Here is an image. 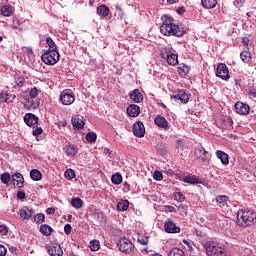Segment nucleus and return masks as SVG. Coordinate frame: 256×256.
Returning <instances> with one entry per match:
<instances>
[{
  "mask_svg": "<svg viewBox=\"0 0 256 256\" xmlns=\"http://www.w3.org/2000/svg\"><path fill=\"white\" fill-rule=\"evenodd\" d=\"M160 32L162 35L175 37L183 36V31L179 29L177 24H173V18L171 16H164L163 24L160 26Z\"/></svg>",
  "mask_w": 256,
  "mask_h": 256,
  "instance_id": "f257e3e1",
  "label": "nucleus"
},
{
  "mask_svg": "<svg viewBox=\"0 0 256 256\" xmlns=\"http://www.w3.org/2000/svg\"><path fill=\"white\" fill-rule=\"evenodd\" d=\"M204 249L206 251V255L208 256H231V254L225 249V247L215 242H206L204 244Z\"/></svg>",
  "mask_w": 256,
  "mask_h": 256,
  "instance_id": "f03ea898",
  "label": "nucleus"
},
{
  "mask_svg": "<svg viewBox=\"0 0 256 256\" xmlns=\"http://www.w3.org/2000/svg\"><path fill=\"white\" fill-rule=\"evenodd\" d=\"M256 214L251 210H239L237 214V223L240 227H249L255 221Z\"/></svg>",
  "mask_w": 256,
  "mask_h": 256,
  "instance_id": "7ed1b4c3",
  "label": "nucleus"
},
{
  "mask_svg": "<svg viewBox=\"0 0 256 256\" xmlns=\"http://www.w3.org/2000/svg\"><path fill=\"white\" fill-rule=\"evenodd\" d=\"M119 250L122 253H126V255H130V253H133L135 251V245L131 240L127 239L126 237H123L119 240L117 243Z\"/></svg>",
  "mask_w": 256,
  "mask_h": 256,
  "instance_id": "20e7f679",
  "label": "nucleus"
},
{
  "mask_svg": "<svg viewBox=\"0 0 256 256\" xmlns=\"http://www.w3.org/2000/svg\"><path fill=\"white\" fill-rule=\"evenodd\" d=\"M59 51H49L47 50L44 54H42V61L45 65H55L59 61Z\"/></svg>",
  "mask_w": 256,
  "mask_h": 256,
  "instance_id": "39448f33",
  "label": "nucleus"
},
{
  "mask_svg": "<svg viewBox=\"0 0 256 256\" xmlns=\"http://www.w3.org/2000/svg\"><path fill=\"white\" fill-rule=\"evenodd\" d=\"M21 61H24L26 65H35L37 61L35 60V54L33 53V49L29 47H23Z\"/></svg>",
  "mask_w": 256,
  "mask_h": 256,
  "instance_id": "423d86ee",
  "label": "nucleus"
},
{
  "mask_svg": "<svg viewBox=\"0 0 256 256\" xmlns=\"http://www.w3.org/2000/svg\"><path fill=\"white\" fill-rule=\"evenodd\" d=\"M216 77H220V79H223L224 81L229 79V68H227V65L221 63L217 66Z\"/></svg>",
  "mask_w": 256,
  "mask_h": 256,
  "instance_id": "0eeeda50",
  "label": "nucleus"
},
{
  "mask_svg": "<svg viewBox=\"0 0 256 256\" xmlns=\"http://www.w3.org/2000/svg\"><path fill=\"white\" fill-rule=\"evenodd\" d=\"M47 252L51 256H63V249L58 243H53L47 247Z\"/></svg>",
  "mask_w": 256,
  "mask_h": 256,
  "instance_id": "6e6552de",
  "label": "nucleus"
},
{
  "mask_svg": "<svg viewBox=\"0 0 256 256\" xmlns=\"http://www.w3.org/2000/svg\"><path fill=\"white\" fill-rule=\"evenodd\" d=\"M24 123H26L28 127L35 129V127H37V123H39V118L31 113H28L24 116Z\"/></svg>",
  "mask_w": 256,
  "mask_h": 256,
  "instance_id": "1a4fd4ad",
  "label": "nucleus"
},
{
  "mask_svg": "<svg viewBox=\"0 0 256 256\" xmlns=\"http://www.w3.org/2000/svg\"><path fill=\"white\" fill-rule=\"evenodd\" d=\"M172 99H176V101H180V103H187L189 101V94H187L185 90H178L173 93Z\"/></svg>",
  "mask_w": 256,
  "mask_h": 256,
  "instance_id": "9d476101",
  "label": "nucleus"
},
{
  "mask_svg": "<svg viewBox=\"0 0 256 256\" xmlns=\"http://www.w3.org/2000/svg\"><path fill=\"white\" fill-rule=\"evenodd\" d=\"M133 133L135 137H145V125H143V122L134 123Z\"/></svg>",
  "mask_w": 256,
  "mask_h": 256,
  "instance_id": "9b49d317",
  "label": "nucleus"
},
{
  "mask_svg": "<svg viewBox=\"0 0 256 256\" xmlns=\"http://www.w3.org/2000/svg\"><path fill=\"white\" fill-rule=\"evenodd\" d=\"M60 101L62 105H72L75 103V96L69 92H64L60 95Z\"/></svg>",
  "mask_w": 256,
  "mask_h": 256,
  "instance_id": "f8f14e48",
  "label": "nucleus"
},
{
  "mask_svg": "<svg viewBox=\"0 0 256 256\" xmlns=\"http://www.w3.org/2000/svg\"><path fill=\"white\" fill-rule=\"evenodd\" d=\"M20 219L23 221H29L31 217H33V209L24 206L22 209L19 210Z\"/></svg>",
  "mask_w": 256,
  "mask_h": 256,
  "instance_id": "ddd939ff",
  "label": "nucleus"
},
{
  "mask_svg": "<svg viewBox=\"0 0 256 256\" xmlns=\"http://www.w3.org/2000/svg\"><path fill=\"white\" fill-rule=\"evenodd\" d=\"M71 122L73 127H75L76 129H83V127H85V117L81 115L74 116L71 119Z\"/></svg>",
  "mask_w": 256,
  "mask_h": 256,
  "instance_id": "4468645a",
  "label": "nucleus"
},
{
  "mask_svg": "<svg viewBox=\"0 0 256 256\" xmlns=\"http://www.w3.org/2000/svg\"><path fill=\"white\" fill-rule=\"evenodd\" d=\"M12 180L14 182V185L18 187V189H23L25 178H23V174L17 172L14 175H12Z\"/></svg>",
  "mask_w": 256,
  "mask_h": 256,
  "instance_id": "2eb2a0df",
  "label": "nucleus"
},
{
  "mask_svg": "<svg viewBox=\"0 0 256 256\" xmlns=\"http://www.w3.org/2000/svg\"><path fill=\"white\" fill-rule=\"evenodd\" d=\"M164 230L166 233H180L181 228L177 227V225L173 221H167L164 224Z\"/></svg>",
  "mask_w": 256,
  "mask_h": 256,
  "instance_id": "dca6fc26",
  "label": "nucleus"
},
{
  "mask_svg": "<svg viewBox=\"0 0 256 256\" xmlns=\"http://www.w3.org/2000/svg\"><path fill=\"white\" fill-rule=\"evenodd\" d=\"M249 105L243 103V102H237L235 104V111L239 115H247L249 113Z\"/></svg>",
  "mask_w": 256,
  "mask_h": 256,
  "instance_id": "f3484780",
  "label": "nucleus"
},
{
  "mask_svg": "<svg viewBox=\"0 0 256 256\" xmlns=\"http://www.w3.org/2000/svg\"><path fill=\"white\" fill-rule=\"evenodd\" d=\"M141 113V109L137 104H130L127 107V114L129 117H139V114Z\"/></svg>",
  "mask_w": 256,
  "mask_h": 256,
  "instance_id": "a211bd4d",
  "label": "nucleus"
},
{
  "mask_svg": "<svg viewBox=\"0 0 256 256\" xmlns=\"http://www.w3.org/2000/svg\"><path fill=\"white\" fill-rule=\"evenodd\" d=\"M130 99L134 103H141V101H143V94L141 93V90L135 89L132 92H130Z\"/></svg>",
  "mask_w": 256,
  "mask_h": 256,
  "instance_id": "6ab92c4d",
  "label": "nucleus"
},
{
  "mask_svg": "<svg viewBox=\"0 0 256 256\" xmlns=\"http://www.w3.org/2000/svg\"><path fill=\"white\" fill-rule=\"evenodd\" d=\"M216 157L220 159L222 165H229V155L227 153L217 150Z\"/></svg>",
  "mask_w": 256,
  "mask_h": 256,
  "instance_id": "aec40b11",
  "label": "nucleus"
},
{
  "mask_svg": "<svg viewBox=\"0 0 256 256\" xmlns=\"http://www.w3.org/2000/svg\"><path fill=\"white\" fill-rule=\"evenodd\" d=\"M182 181H184V183H189L190 185H197L201 183V180H199V177L196 175L185 176L182 178Z\"/></svg>",
  "mask_w": 256,
  "mask_h": 256,
  "instance_id": "412c9836",
  "label": "nucleus"
},
{
  "mask_svg": "<svg viewBox=\"0 0 256 256\" xmlns=\"http://www.w3.org/2000/svg\"><path fill=\"white\" fill-rule=\"evenodd\" d=\"M154 123L155 125H157V127H161L162 129L167 128L169 125V123L167 122V119H165V117L163 116H157L154 119Z\"/></svg>",
  "mask_w": 256,
  "mask_h": 256,
  "instance_id": "4be33fe9",
  "label": "nucleus"
},
{
  "mask_svg": "<svg viewBox=\"0 0 256 256\" xmlns=\"http://www.w3.org/2000/svg\"><path fill=\"white\" fill-rule=\"evenodd\" d=\"M25 107L27 109H37L39 107V99L29 98L26 100Z\"/></svg>",
  "mask_w": 256,
  "mask_h": 256,
  "instance_id": "5701e85b",
  "label": "nucleus"
},
{
  "mask_svg": "<svg viewBox=\"0 0 256 256\" xmlns=\"http://www.w3.org/2000/svg\"><path fill=\"white\" fill-rule=\"evenodd\" d=\"M64 151L68 157H75L77 154V146L70 144L64 147Z\"/></svg>",
  "mask_w": 256,
  "mask_h": 256,
  "instance_id": "b1692460",
  "label": "nucleus"
},
{
  "mask_svg": "<svg viewBox=\"0 0 256 256\" xmlns=\"http://www.w3.org/2000/svg\"><path fill=\"white\" fill-rule=\"evenodd\" d=\"M195 155L198 159H201L202 161H205L207 159V151L201 146L195 149Z\"/></svg>",
  "mask_w": 256,
  "mask_h": 256,
  "instance_id": "393cba45",
  "label": "nucleus"
},
{
  "mask_svg": "<svg viewBox=\"0 0 256 256\" xmlns=\"http://www.w3.org/2000/svg\"><path fill=\"white\" fill-rule=\"evenodd\" d=\"M109 13H110L109 7L105 5H100L97 7V15H99V17H108Z\"/></svg>",
  "mask_w": 256,
  "mask_h": 256,
  "instance_id": "a878e982",
  "label": "nucleus"
},
{
  "mask_svg": "<svg viewBox=\"0 0 256 256\" xmlns=\"http://www.w3.org/2000/svg\"><path fill=\"white\" fill-rule=\"evenodd\" d=\"M201 3L204 9H215L217 6V0H201Z\"/></svg>",
  "mask_w": 256,
  "mask_h": 256,
  "instance_id": "bb28decb",
  "label": "nucleus"
},
{
  "mask_svg": "<svg viewBox=\"0 0 256 256\" xmlns=\"http://www.w3.org/2000/svg\"><path fill=\"white\" fill-rule=\"evenodd\" d=\"M167 63L172 66L177 65L179 63V56L177 54H167Z\"/></svg>",
  "mask_w": 256,
  "mask_h": 256,
  "instance_id": "cd10ccee",
  "label": "nucleus"
},
{
  "mask_svg": "<svg viewBox=\"0 0 256 256\" xmlns=\"http://www.w3.org/2000/svg\"><path fill=\"white\" fill-rule=\"evenodd\" d=\"M71 206L74 209H81L83 207V200H81L79 197H74L71 200Z\"/></svg>",
  "mask_w": 256,
  "mask_h": 256,
  "instance_id": "c85d7f7f",
  "label": "nucleus"
},
{
  "mask_svg": "<svg viewBox=\"0 0 256 256\" xmlns=\"http://www.w3.org/2000/svg\"><path fill=\"white\" fill-rule=\"evenodd\" d=\"M1 14L4 17H11V15H13V7L9 6V5H4L1 8Z\"/></svg>",
  "mask_w": 256,
  "mask_h": 256,
  "instance_id": "c756f323",
  "label": "nucleus"
},
{
  "mask_svg": "<svg viewBox=\"0 0 256 256\" xmlns=\"http://www.w3.org/2000/svg\"><path fill=\"white\" fill-rule=\"evenodd\" d=\"M30 177L33 181H41V179L43 178V175L39 170L33 169L30 171Z\"/></svg>",
  "mask_w": 256,
  "mask_h": 256,
  "instance_id": "7c9ffc66",
  "label": "nucleus"
},
{
  "mask_svg": "<svg viewBox=\"0 0 256 256\" xmlns=\"http://www.w3.org/2000/svg\"><path fill=\"white\" fill-rule=\"evenodd\" d=\"M14 79L17 87H23L25 85V77L21 76V72L16 73Z\"/></svg>",
  "mask_w": 256,
  "mask_h": 256,
  "instance_id": "2f4dec72",
  "label": "nucleus"
},
{
  "mask_svg": "<svg viewBox=\"0 0 256 256\" xmlns=\"http://www.w3.org/2000/svg\"><path fill=\"white\" fill-rule=\"evenodd\" d=\"M40 233H42V235H45L46 237H49V235L53 233V228H51V226L47 224H44L40 227Z\"/></svg>",
  "mask_w": 256,
  "mask_h": 256,
  "instance_id": "473e14b6",
  "label": "nucleus"
},
{
  "mask_svg": "<svg viewBox=\"0 0 256 256\" xmlns=\"http://www.w3.org/2000/svg\"><path fill=\"white\" fill-rule=\"evenodd\" d=\"M118 211H127L129 209V200H120L117 204Z\"/></svg>",
  "mask_w": 256,
  "mask_h": 256,
  "instance_id": "72a5a7b5",
  "label": "nucleus"
},
{
  "mask_svg": "<svg viewBox=\"0 0 256 256\" xmlns=\"http://www.w3.org/2000/svg\"><path fill=\"white\" fill-rule=\"evenodd\" d=\"M111 181L114 185H121V183H123V176H121L119 173H116L112 175Z\"/></svg>",
  "mask_w": 256,
  "mask_h": 256,
  "instance_id": "f704fd0d",
  "label": "nucleus"
},
{
  "mask_svg": "<svg viewBox=\"0 0 256 256\" xmlns=\"http://www.w3.org/2000/svg\"><path fill=\"white\" fill-rule=\"evenodd\" d=\"M89 247L91 251H99V249H101V243L99 242V240H91Z\"/></svg>",
  "mask_w": 256,
  "mask_h": 256,
  "instance_id": "c9c22d12",
  "label": "nucleus"
},
{
  "mask_svg": "<svg viewBox=\"0 0 256 256\" xmlns=\"http://www.w3.org/2000/svg\"><path fill=\"white\" fill-rule=\"evenodd\" d=\"M46 43L49 47L48 51H57V44H55V41L51 37L46 38Z\"/></svg>",
  "mask_w": 256,
  "mask_h": 256,
  "instance_id": "e433bc0d",
  "label": "nucleus"
},
{
  "mask_svg": "<svg viewBox=\"0 0 256 256\" xmlns=\"http://www.w3.org/2000/svg\"><path fill=\"white\" fill-rule=\"evenodd\" d=\"M240 58L242 59L243 63H249L251 61V52L243 51L240 54Z\"/></svg>",
  "mask_w": 256,
  "mask_h": 256,
  "instance_id": "4c0bfd02",
  "label": "nucleus"
},
{
  "mask_svg": "<svg viewBox=\"0 0 256 256\" xmlns=\"http://www.w3.org/2000/svg\"><path fill=\"white\" fill-rule=\"evenodd\" d=\"M168 256H185V252L179 248H173L170 250Z\"/></svg>",
  "mask_w": 256,
  "mask_h": 256,
  "instance_id": "58836bf2",
  "label": "nucleus"
},
{
  "mask_svg": "<svg viewBox=\"0 0 256 256\" xmlns=\"http://www.w3.org/2000/svg\"><path fill=\"white\" fill-rule=\"evenodd\" d=\"M0 179L4 185H9V182L11 181V175L7 172L1 174Z\"/></svg>",
  "mask_w": 256,
  "mask_h": 256,
  "instance_id": "ea45409f",
  "label": "nucleus"
},
{
  "mask_svg": "<svg viewBox=\"0 0 256 256\" xmlns=\"http://www.w3.org/2000/svg\"><path fill=\"white\" fill-rule=\"evenodd\" d=\"M173 198L175 201H178V203H183V201H185V195L181 192H174Z\"/></svg>",
  "mask_w": 256,
  "mask_h": 256,
  "instance_id": "a19ab883",
  "label": "nucleus"
},
{
  "mask_svg": "<svg viewBox=\"0 0 256 256\" xmlns=\"http://www.w3.org/2000/svg\"><path fill=\"white\" fill-rule=\"evenodd\" d=\"M65 179H68V181H71V179H75V170L68 169L64 173Z\"/></svg>",
  "mask_w": 256,
  "mask_h": 256,
  "instance_id": "79ce46f5",
  "label": "nucleus"
},
{
  "mask_svg": "<svg viewBox=\"0 0 256 256\" xmlns=\"http://www.w3.org/2000/svg\"><path fill=\"white\" fill-rule=\"evenodd\" d=\"M11 99V95L7 92H2L0 94V103H7Z\"/></svg>",
  "mask_w": 256,
  "mask_h": 256,
  "instance_id": "37998d69",
  "label": "nucleus"
},
{
  "mask_svg": "<svg viewBox=\"0 0 256 256\" xmlns=\"http://www.w3.org/2000/svg\"><path fill=\"white\" fill-rule=\"evenodd\" d=\"M86 139L89 143H95L97 141V134L90 132L86 135Z\"/></svg>",
  "mask_w": 256,
  "mask_h": 256,
  "instance_id": "c03bdc74",
  "label": "nucleus"
},
{
  "mask_svg": "<svg viewBox=\"0 0 256 256\" xmlns=\"http://www.w3.org/2000/svg\"><path fill=\"white\" fill-rule=\"evenodd\" d=\"M34 221L35 223H38L39 225H41V223L45 222V214H37L34 216Z\"/></svg>",
  "mask_w": 256,
  "mask_h": 256,
  "instance_id": "a18cd8bd",
  "label": "nucleus"
},
{
  "mask_svg": "<svg viewBox=\"0 0 256 256\" xmlns=\"http://www.w3.org/2000/svg\"><path fill=\"white\" fill-rule=\"evenodd\" d=\"M178 73L180 75H187L189 73V66L183 65V66L178 67Z\"/></svg>",
  "mask_w": 256,
  "mask_h": 256,
  "instance_id": "49530a36",
  "label": "nucleus"
},
{
  "mask_svg": "<svg viewBox=\"0 0 256 256\" xmlns=\"http://www.w3.org/2000/svg\"><path fill=\"white\" fill-rule=\"evenodd\" d=\"M153 179H155V181H163V173L159 170H155L153 173Z\"/></svg>",
  "mask_w": 256,
  "mask_h": 256,
  "instance_id": "de8ad7c7",
  "label": "nucleus"
},
{
  "mask_svg": "<svg viewBox=\"0 0 256 256\" xmlns=\"http://www.w3.org/2000/svg\"><path fill=\"white\" fill-rule=\"evenodd\" d=\"M38 95H39V89H37V87L30 89L29 96L31 99H37Z\"/></svg>",
  "mask_w": 256,
  "mask_h": 256,
  "instance_id": "09e8293b",
  "label": "nucleus"
},
{
  "mask_svg": "<svg viewBox=\"0 0 256 256\" xmlns=\"http://www.w3.org/2000/svg\"><path fill=\"white\" fill-rule=\"evenodd\" d=\"M7 233H9V228H7V226H5V225H0V235L2 237H5V235H7Z\"/></svg>",
  "mask_w": 256,
  "mask_h": 256,
  "instance_id": "8fccbe9b",
  "label": "nucleus"
},
{
  "mask_svg": "<svg viewBox=\"0 0 256 256\" xmlns=\"http://www.w3.org/2000/svg\"><path fill=\"white\" fill-rule=\"evenodd\" d=\"M243 5H245V0H235L234 1V7H236V9H241V7H243Z\"/></svg>",
  "mask_w": 256,
  "mask_h": 256,
  "instance_id": "3c124183",
  "label": "nucleus"
},
{
  "mask_svg": "<svg viewBox=\"0 0 256 256\" xmlns=\"http://www.w3.org/2000/svg\"><path fill=\"white\" fill-rule=\"evenodd\" d=\"M229 199L226 195L218 196L216 197V202L217 203H225Z\"/></svg>",
  "mask_w": 256,
  "mask_h": 256,
  "instance_id": "603ef678",
  "label": "nucleus"
},
{
  "mask_svg": "<svg viewBox=\"0 0 256 256\" xmlns=\"http://www.w3.org/2000/svg\"><path fill=\"white\" fill-rule=\"evenodd\" d=\"M43 133V129L42 128H35L32 131V135H34V137H39V135H41Z\"/></svg>",
  "mask_w": 256,
  "mask_h": 256,
  "instance_id": "864d4df0",
  "label": "nucleus"
},
{
  "mask_svg": "<svg viewBox=\"0 0 256 256\" xmlns=\"http://www.w3.org/2000/svg\"><path fill=\"white\" fill-rule=\"evenodd\" d=\"M72 227H71V224H66L65 226H64V233L66 234V235H71V231H72Z\"/></svg>",
  "mask_w": 256,
  "mask_h": 256,
  "instance_id": "5fc2aeb1",
  "label": "nucleus"
},
{
  "mask_svg": "<svg viewBox=\"0 0 256 256\" xmlns=\"http://www.w3.org/2000/svg\"><path fill=\"white\" fill-rule=\"evenodd\" d=\"M250 99H256V88H252L249 90Z\"/></svg>",
  "mask_w": 256,
  "mask_h": 256,
  "instance_id": "6e6d98bb",
  "label": "nucleus"
},
{
  "mask_svg": "<svg viewBox=\"0 0 256 256\" xmlns=\"http://www.w3.org/2000/svg\"><path fill=\"white\" fill-rule=\"evenodd\" d=\"M178 211H180V213H187V206L183 205V204H180L178 207H177Z\"/></svg>",
  "mask_w": 256,
  "mask_h": 256,
  "instance_id": "4d7b16f0",
  "label": "nucleus"
},
{
  "mask_svg": "<svg viewBox=\"0 0 256 256\" xmlns=\"http://www.w3.org/2000/svg\"><path fill=\"white\" fill-rule=\"evenodd\" d=\"M7 255V248L5 246L0 245V256H5Z\"/></svg>",
  "mask_w": 256,
  "mask_h": 256,
  "instance_id": "13d9d810",
  "label": "nucleus"
},
{
  "mask_svg": "<svg viewBox=\"0 0 256 256\" xmlns=\"http://www.w3.org/2000/svg\"><path fill=\"white\" fill-rule=\"evenodd\" d=\"M165 210L169 213H175L176 209L173 206H165Z\"/></svg>",
  "mask_w": 256,
  "mask_h": 256,
  "instance_id": "bf43d9fd",
  "label": "nucleus"
},
{
  "mask_svg": "<svg viewBox=\"0 0 256 256\" xmlns=\"http://www.w3.org/2000/svg\"><path fill=\"white\" fill-rule=\"evenodd\" d=\"M46 213L47 215H55V208H47Z\"/></svg>",
  "mask_w": 256,
  "mask_h": 256,
  "instance_id": "052dcab7",
  "label": "nucleus"
},
{
  "mask_svg": "<svg viewBox=\"0 0 256 256\" xmlns=\"http://www.w3.org/2000/svg\"><path fill=\"white\" fill-rule=\"evenodd\" d=\"M176 148L177 149H183V140H177Z\"/></svg>",
  "mask_w": 256,
  "mask_h": 256,
  "instance_id": "680f3d73",
  "label": "nucleus"
},
{
  "mask_svg": "<svg viewBox=\"0 0 256 256\" xmlns=\"http://www.w3.org/2000/svg\"><path fill=\"white\" fill-rule=\"evenodd\" d=\"M17 198L18 199H25V192H23V191L17 192Z\"/></svg>",
  "mask_w": 256,
  "mask_h": 256,
  "instance_id": "e2e57ef3",
  "label": "nucleus"
},
{
  "mask_svg": "<svg viewBox=\"0 0 256 256\" xmlns=\"http://www.w3.org/2000/svg\"><path fill=\"white\" fill-rule=\"evenodd\" d=\"M12 27L13 29H19L21 27V24H19V21H13Z\"/></svg>",
  "mask_w": 256,
  "mask_h": 256,
  "instance_id": "0e129e2a",
  "label": "nucleus"
},
{
  "mask_svg": "<svg viewBox=\"0 0 256 256\" xmlns=\"http://www.w3.org/2000/svg\"><path fill=\"white\" fill-rule=\"evenodd\" d=\"M9 251L12 252L14 255H16V253L19 251V249H17V247L12 246L9 248Z\"/></svg>",
  "mask_w": 256,
  "mask_h": 256,
  "instance_id": "69168bd1",
  "label": "nucleus"
},
{
  "mask_svg": "<svg viewBox=\"0 0 256 256\" xmlns=\"http://www.w3.org/2000/svg\"><path fill=\"white\" fill-rule=\"evenodd\" d=\"M251 41L248 38H244L243 39V45H245V47H249Z\"/></svg>",
  "mask_w": 256,
  "mask_h": 256,
  "instance_id": "338daca9",
  "label": "nucleus"
},
{
  "mask_svg": "<svg viewBox=\"0 0 256 256\" xmlns=\"http://www.w3.org/2000/svg\"><path fill=\"white\" fill-rule=\"evenodd\" d=\"M183 13H185V8L181 7L177 9V14L178 15H183Z\"/></svg>",
  "mask_w": 256,
  "mask_h": 256,
  "instance_id": "774afa93",
  "label": "nucleus"
}]
</instances>
